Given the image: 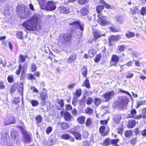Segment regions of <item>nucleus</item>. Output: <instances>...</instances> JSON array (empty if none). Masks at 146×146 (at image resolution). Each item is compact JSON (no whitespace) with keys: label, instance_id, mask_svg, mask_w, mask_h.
I'll list each match as a JSON object with an SVG mask.
<instances>
[{"label":"nucleus","instance_id":"69168bd1","mask_svg":"<svg viewBox=\"0 0 146 146\" xmlns=\"http://www.w3.org/2000/svg\"><path fill=\"white\" fill-rule=\"evenodd\" d=\"M52 129L51 127L50 126L47 127L46 130V132L47 134L50 133L52 131Z\"/></svg>","mask_w":146,"mask_h":146},{"label":"nucleus","instance_id":"aec40b11","mask_svg":"<svg viewBox=\"0 0 146 146\" xmlns=\"http://www.w3.org/2000/svg\"><path fill=\"white\" fill-rule=\"evenodd\" d=\"M11 135L12 139L16 140L18 136V133L16 131H13L11 132Z\"/></svg>","mask_w":146,"mask_h":146},{"label":"nucleus","instance_id":"7ed1b4c3","mask_svg":"<svg viewBox=\"0 0 146 146\" xmlns=\"http://www.w3.org/2000/svg\"><path fill=\"white\" fill-rule=\"evenodd\" d=\"M128 99L125 97H123L119 98L117 102H115L113 106L114 108L120 110L126 109Z\"/></svg>","mask_w":146,"mask_h":146},{"label":"nucleus","instance_id":"a211bd4d","mask_svg":"<svg viewBox=\"0 0 146 146\" xmlns=\"http://www.w3.org/2000/svg\"><path fill=\"white\" fill-rule=\"evenodd\" d=\"M64 117L65 121L69 122L70 121L72 116L67 111L65 113Z\"/></svg>","mask_w":146,"mask_h":146},{"label":"nucleus","instance_id":"cd10ccee","mask_svg":"<svg viewBox=\"0 0 146 146\" xmlns=\"http://www.w3.org/2000/svg\"><path fill=\"white\" fill-rule=\"evenodd\" d=\"M81 14L83 15H86L88 13V11L87 9L85 7H83L80 10Z\"/></svg>","mask_w":146,"mask_h":146},{"label":"nucleus","instance_id":"f257e3e1","mask_svg":"<svg viewBox=\"0 0 146 146\" xmlns=\"http://www.w3.org/2000/svg\"><path fill=\"white\" fill-rule=\"evenodd\" d=\"M38 21V16L35 14L30 19L24 22L23 26L29 31H34L37 28Z\"/></svg>","mask_w":146,"mask_h":146},{"label":"nucleus","instance_id":"ddd939ff","mask_svg":"<svg viewBox=\"0 0 146 146\" xmlns=\"http://www.w3.org/2000/svg\"><path fill=\"white\" fill-rule=\"evenodd\" d=\"M58 11L61 13L66 14H68L70 12L69 9L68 7L63 6H61L59 7Z\"/></svg>","mask_w":146,"mask_h":146},{"label":"nucleus","instance_id":"423d86ee","mask_svg":"<svg viewBox=\"0 0 146 146\" xmlns=\"http://www.w3.org/2000/svg\"><path fill=\"white\" fill-rule=\"evenodd\" d=\"M71 35L70 33H66L64 34L62 37V39L60 38L61 42L65 45L70 43L71 41Z\"/></svg>","mask_w":146,"mask_h":146},{"label":"nucleus","instance_id":"4be33fe9","mask_svg":"<svg viewBox=\"0 0 146 146\" xmlns=\"http://www.w3.org/2000/svg\"><path fill=\"white\" fill-rule=\"evenodd\" d=\"M121 118V117L120 115L117 114L115 115L113 117V119L114 121L116 123H118L120 121V119Z\"/></svg>","mask_w":146,"mask_h":146},{"label":"nucleus","instance_id":"c85d7f7f","mask_svg":"<svg viewBox=\"0 0 146 146\" xmlns=\"http://www.w3.org/2000/svg\"><path fill=\"white\" fill-rule=\"evenodd\" d=\"M125 35L127 38H129L134 37L135 34L129 31L125 33Z\"/></svg>","mask_w":146,"mask_h":146},{"label":"nucleus","instance_id":"9d476101","mask_svg":"<svg viewBox=\"0 0 146 146\" xmlns=\"http://www.w3.org/2000/svg\"><path fill=\"white\" fill-rule=\"evenodd\" d=\"M93 33L94 38L95 42L102 36H105V34H102L100 31L96 29L94 30Z\"/></svg>","mask_w":146,"mask_h":146},{"label":"nucleus","instance_id":"2eb2a0df","mask_svg":"<svg viewBox=\"0 0 146 146\" xmlns=\"http://www.w3.org/2000/svg\"><path fill=\"white\" fill-rule=\"evenodd\" d=\"M120 38L119 35L116 36L112 35L110 37L109 39V42L110 44L113 42L118 40Z\"/></svg>","mask_w":146,"mask_h":146},{"label":"nucleus","instance_id":"dca6fc26","mask_svg":"<svg viewBox=\"0 0 146 146\" xmlns=\"http://www.w3.org/2000/svg\"><path fill=\"white\" fill-rule=\"evenodd\" d=\"M106 127L105 126L102 125L100 127L99 129V131L100 133L102 134V136H105L108 135L109 131L108 132L107 131L105 133H104V131L105 130Z\"/></svg>","mask_w":146,"mask_h":146},{"label":"nucleus","instance_id":"8fccbe9b","mask_svg":"<svg viewBox=\"0 0 146 146\" xmlns=\"http://www.w3.org/2000/svg\"><path fill=\"white\" fill-rule=\"evenodd\" d=\"M19 59L21 62H24L26 60L25 57L22 54H20L19 55Z\"/></svg>","mask_w":146,"mask_h":146},{"label":"nucleus","instance_id":"1a4fd4ad","mask_svg":"<svg viewBox=\"0 0 146 146\" xmlns=\"http://www.w3.org/2000/svg\"><path fill=\"white\" fill-rule=\"evenodd\" d=\"M114 91H112L106 93L103 95V96L105 100V101L108 102L114 97Z\"/></svg>","mask_w":146,"mask_h":146},{"label":"nucleus","instance_id":"13d9d810","mask_svg":"<svg viewBox=\"0 0 146 146\" xmlns=\"http://www.w3.org/2000/svg\"><path fill=\"white\" fill-rule=\"evenodd\" d=\"M88 0H79L78 1L79 3L81 5H84V4H86L88 3Z\"/></svg>","mask_w":146,"mask_h":146},{"label":"nucleus","instance_id":"6e6552de","mask_svg":"<svg viewBox=\"0 0 146 146\" xmlns=\"http://www.w3.org/2000/svg\"><path fill=\"white\" fill-rule=\"evenodd\" d=\"M98 17L97 22L100 24L102 26H106L109 23L107 20L106 17L102 15L98 16Z\"/></svg>","mask_w":146,"mask_h":146},{"label":"nucleus","instance_id":"a19ab883","mask_svg":"<svg viewBox=\"0 0 146 146\" xmlns=\"http://www.w3.org/2000/svg\"><path fill=\"white\" fill-rule=\"evenodd\" d=\"M93 101V99L91 97H88L87 99L85 100V102L88 105H90L92 104Z\"/></svg>","mask_w":146,"mask_h":146},{"label":"nucleus","instance_id":"a18cd8bd","mask_svg":"<svg viewBox=\"0 0 146 146\" xmlns=\"http://www.w3.org/2000/svg\"><path fill=\"white\" fill-rule=\"evenodd\" d=\"M23 32H22L19 31L16 34V35L17 37L20 39H21L23 38Z\"/></svg>","mask_w":146,"mask_h":146},{"label":"nucleus","instance_id":"6e6d98bb","mask_svg":"<svg viewBox=\"0 0 146 146\" xmlns=\"http://www.w3.org/2000/svg\"><path fill=\"white\" fill-rule=\"evenodd\" d=\"M36 66L35 64L34 63H32L31 64V71L33 72H35L36 69Z\"/></svg>","mask_w":146,"mask_h":146},{"label":"nucleus","instance_id":"0e129e2a","mask_svg":"<svg viewBox=\"0 0 146 146\" xmlns=\"http://www.w3.org/2000/svg\"><path fill=\"white\" fill-rule=\"evenodd\" d=\"M22 68V65L21 64L19 65L18 69L16 70V73L17 75H18L20 74Z\"/></svg>","mask_w":146,"mask_h":146},{"label":"nucleus","instance_id":"e2e57ef3","mask_svg":"<svg viewBox=\"0 0 146 146\" xmlns=\"http://www.w3.org/2000/svg\"><path fill=\"white\" fill-rule=\"evenodd\" d=\"M31 90L34 92L38 93V90L34 86H31L30 87Z\"/></svg>","mask_w":146,"mask_h":146},{"label":"nucleus","instance_id":"2f4dec72","mask_svg":"<svg viewBox=\"0 0 146 146\" xmlns=\"http://www.w3.org/2000/svg\"><path fill=\"white\" fill-rule=\"evenodd\" d=\"M133 130H131L126 131L125 133V135L126 137H128L133 135Z\"/></svg>","mask_w":146,"mask_h":146},{"label":"nucleus","instance_id":"72a5a7b5","mask_svg":"<svg viewBox=\"0 0 146 146\" xmlns=\"http://www.w3.org/2000/svg\"><path fill=\"white\" fill-rule=\"evenodd\" d=\"M30 102L33 106H38L39 104L38 101L36 100H31L30 101Z\"/></svg>","mask_w":146,"mask_h":146},{"label":"nucleus","instance_id":"393cba45","mask_svg":"<svg viewBox=\"0 0 146 146\" xmlns=\"http://www.w3.org/2000/svg\"><path fill=\"white\" fill-rule=\"evenodd\" d=\"M82 74L85 78L86 77L87 74V70L86 67L84 66L82 68Z\"/></svg>","mask_w":146,"mask_h":146},{"label":"nucleus","instance_id":"052dcab7","mask_svg":"<svg viewBox=\"0 0 146 146\" xmlns=\"http://www.w3.org/2000/svg\"><path fill=\"white\" fill-rule=\"evenodd\" d=\"M146 113V108H144L142 110V113H141L142 115V116L143 117V118H145L146 117V116L145 115Z\"/></svg>","mask_w":146,"mask_h":146},{"label":"nucleus","instance_id":"4d7b16f0","mask_svg":"<svg viewBox=\"0 0 146 146\" xmlns=\"http://www.w3.org/2000/svg\"><path fill=\"white\" fill-rule=\"evenodd\" d=\"M101 57V54H98L96 56L95 58L94 59V61H95L96 62H98L100 59V58Z\"/></svg>","mask_w":146,"mask_h":146},{"label":"nucleus","instance_id":"4468645a","mask_svg":"<svg viewBox=\"0 0 146 146\" xmlns=\"http://www.w3.org/2000/svg\"><path fill=\"white\" fill-rule=\"evenodd\" d=\"M76 54L75 53L72 54L67 60V62L69 63L73 62L76 59Z\"/></svg>","mask_w":146,"mask_h":146},{"label":"nucleus","instance_id":"f3484780","mask_svg":"<svg viewBox=\"0 0 146 146\" xmlns=\"http://www.w3.org/2000/svg\"><path fill=\"white\" fill-rule=\"evenodd\" d=\"M15 122V117L13 116H12L9 119H8V121H6L5 122V125H7L11 124H14Z\"/></svg>","mask_w":146,"mask_h":146},{"label":"nucleus","instance_id":"b1692460","mask_svg":"<svg viewBox=\"0 0 146 146\" xmlns=\"http://www.w3.org/2000/svg\"><path fill=\"white\" fill-rule=\"evenodd\" d=\"M96 54V52L94 49H91L88 52V55L90 58L93 57Z\"/></svg>","mask_w":146,"mask_h":146},{"label":"nucleus","instance_id":"a878e982","mask_svg":"<svg viewBox=\"0 0 146 146\" xmlns=\"http://www.w3.org/2000/svg\"><path fill=\"white\" fill-rule=\"evenodd\" d=\"M18 92L22 96H23V85L21 83L19 85L18 88Z\"/></svg>","mask_w":146,"mask_h":146},{"label":"nucleus","instance_id":"e433bc0d","mask_svg":"<svg viewBox=\"0 0 146 146\" xmlns=\"http://www.w3.org/2000/svg\"><path fill=\"white\" fill-rule=\"evenodd\" d=\"M104 7L103 5H99L97 6L96 8L97 12L100 13L104 8Z\"/></svg>","mask_w":146,"mask_h":146},{"label":"nucleus","instance_id":"f8f14e48","mask_svg":"<svg viewBox=\"0 0 146 146\" xmlns=\"http://www.w3.org/2000/svg\"><path fill=\"white\" fill-rule=\"evenodd\" d=\"M119 58L117 55L113 54L112 56L111 64L112 66H116L119 61Z\"/></svg>","mask_w":146,"mask_h":146},{"label":"nucleus","instance_id":"f03ea898","mask_svg":"<svg viewBox=\"0 0 146 146\" xmlns=\"http://www.w3.org/2000/svg\"><path fill=\"white\" fill-rule=\"evenodd\" d=\"M69 25L71 26L72 33H75L76 34L79 36L78 38L82 36L84 27L83 23L79 21H75L69 23Z\"/></svg>","mask_w":146,"mask_h":146},{"label":"nucleus","instance_id":"864d4df0","mask_svg":"<svg viewBox=\"0 0 146 146\" xmlns=\"http://www.w3.org/2000/svg\"><path fill=\"white\" fill-rule=\"evenodd\" d=\"M70 135L67 134H65L62 135L61 138L63 139L67 140L70 137Z\"/></svg>","mask_w":146,"mask_h":146},{"label":"nucleus","instance_id":"c03bdc74","mask_svg":"<svg viewBox=\"0 0 146 146\" xmlns=\"http://www.w3.org/2000/svg\"><path fill=\"white\" fill-rule=\"evenodd\" d=\"M101 102V100L100 99L96 98L94 99V103L96 106L99 105Z\"/></svg>","mask_w":146,"mask_h":146},{"label":"nucleus","instance_id":"c9c22d12","mask_svg":"<svg viewBox=\"0 0 146 146\" xmlns=\"http://www.w3.org/2000/svg\"><path fill=\"white\" fill-rule=\"evenodd\" d=\"M61 128L63 129H66L69 127V125L66 123L62 122L61 123Z\"/></svg>","mask_w":146,"mask_h":146},{"label":"nucleus","instance_id":"9b49d317","mask_svg":"<svg viewBox=\"0 0 146 146\" xmlns=\"http://www.w3.org/2000/svg\"><path fill=\"white\" fill-rule=\"evenodd\" d=\"M22 134L23 136V141L24 143H29L31 141V139L30 135L24 129L22 130Z\"/></svg>","mask_w":146,"mask_h":146},{"label":"nucleus","instance_id":"ea45409f","mask_svg":"<svg viewBox=\"0 0 146 146\" xmlns=\"http://www.w3.org/2000/svg\"><path fill=\"white\" fill-rule=\"evenodd\" d=\"M138 9L136 7H134L133 8H131L130 9V12L132 15L135 14L136 11Z\"/></svg>","mask_w":146,"mask_h":146},{"label":"nucleus","instance_id":"20e7f679","mask_svg":"<svg viewBox=\"0 0 146 146\" xmlns=\"http://www.w3.org/2000/svg\"><path fill=\"white\" fill-rule=\"evenodd\" d=\"M17 10L19 15L23 19L29 17L31 14L29 9L27 10L25 6L23 5H19L17 7Z\"/></svg>","mask_w":146,"mask_h":146},{"label":"nucleus","instance_id":"7c9ffc66","mask_svg":"<svg viewBox=\"0 0 146 146\" xmlns=\"http://www.w3.org/2000/svg\"><path fill=\"white\" fill-rule=\"evenodd\" d=\"M85 117L84 116H81L77 118V120L80 124H83L84 123Z\"/></svg>","mask_w":146,"mask_h":146},{"label":"nucleus","instance_id":"3c124183","mask_svg":"<svg viewBox=\"0 0 146 146\" xmlns=\"http://www.w3.org/2000/svg\"><path fill=\"white\" fill-rule=\"evenodd\" d=\"M36 120V123H40L42 120V118L41 116L38 115L35 117Z\"/></svg>","mask_w":146,"mask_h":146},{"label":"nucleus","instance_id":"5fc2aeb1","mask_svg":"<svg viewBox=\"0 0 146 146\" xmlns=\"http://www.w3.org/2000/svg\"><path fill=\"white\" fill-rule=\"evenodd\" d=\"M111 143V139L109 138H107L104 141V144L106 145H110Z\"/></svg>","mask_w":146,"mask_h":146},{"label":"nucleus","instance_id":"58836bf2","mask_svg":"<svg viewBox=\"0 0 146 146\" xmlns=\"http://www.w3.org/2000/svg\"><path fill=\"white\" fill-rule=\"evenodd\" d=\"M84 82L85 86L86 88H90V82L88 79H86V80L84 81Z\"/></svg>","mask_w":146,"mask_h":146},{"label":"nucleus","instance_id":"0eeeda50","mask_svg":"<svg viewBox=\"0 0 146 146\" xmlns=\"http://www.w3.org/2000/svg\"><path fill=\"white\" fill-rule=\"evenodd\" d=\"M56 4L53 1H48L44 7H45V9L48 11H52L56 8Z\"/></svg>","mask_w":146,"mask_h":146},{"label":"nucleus","instance_id":"6ab92c4d","mask_svg":"<svg viewBox=\"0 0 146 146\" xmlns=\"http://www.w3.org/2000/svg\"><path fill=\"white\" fill-rule=\"evenodd\" d=\"M136 122L134 120H131L129 121L127 126L129 128H133L135 127Z\"/></svg>","mask_w":146,"mask_h":146},{"label":"nucleus","instance_id":"412c9836","mask_svg":"<svg viewBox=\"0 0 146 146\" xmlns=\"http://www.w3.org/2000/svg\"><path fill=\"white\" fill-rule=\"evenodd\" d=\"M137 113L136 110L134 109H132L130 111V113L128 114V117L130 118H133L135 116V115Z\"/></svg>","mask_w":146,"mask_h":146},{"label":"nucleus","instance_id":"4c0bfd02","mask_svg":"<svg viewBox=\"0 0 146 146\" xmlns=\"http://www.w3.org/2000/svg\"><path fill=\"white\" fill-rule=\"evenodd\" d=\"M40 5L41 8L42 7H44L46 3V0H38Z\"/></svg>","mask_w":146,"mask_h":146},{"label":"nucleus","instance_id":"680f3d73","mask_svg":"<svg viewBox=\"0 0 146 146\" xmlns=\"http://www.w3.org/2000/svg\"><path fill=\"white\" fill-rule=\"evenodd\" d=\"M116 20L119 23H121L123 21V17H117Z\"/></svg>","mask_w":146,"mask_h":146},{"label":"nucleus","instance_id":"37998d69","mask_svg":"<svg viewBox=\"0 0 146 146\" xmlns=\"http://www.w3.org/2000/svg\"><path fill=\"white\" fill-rule=\"evenodd\" d=\"M57 102L58 104L60 105V107L62 108L64 106V101L62 99H58L57 100Z\"/></svg>","mask_w":146,"mask_h":146},{"label":"nucleus","instance_id":"79ce46f5","mask_svg":"<svg viewBox=\"0 0 146 146\" xmlns=\"http://www.w3.org/2000/svg\"><path fill=\"white\" fill-rule=\"evenodd\" d=\"M86 113L89 114H91L93 112V111L92 109L90 108H87L85 110Z\"/></svg>","mask_w":146,"mask_h":146},{"label":"nucleus","instance_id":"bf43d9fd","mask_svg":"<svg viewBox=\"0 0 146 146\" xmlns=\"http://www.w3.org/2000/svg\"><path fill=\"white\" fill-rule=\"evenodd\" d=\"M20 100V98L19 97L15 98L13 100V102L15 104H17Z\"/></svg>","mask_w":146,"mask_h":146},{"label":"nucleus","instance_id":"774afa93","mask_svg":"<svg viewBox=\"0 0 146 146\" xmlns=\"http://www.w3.org/2000/svg\"><path fill=\"white\" fill-rule=\"evenodd\" d=\"M125 46L124 45H121L119 46L118 47V49L120 51H123L125 48Z\"/></svg>","mask_w":146,"mask_h":146},{"label":"nucleus","instance_id":"603ef678","mask_svg":"<svg viewBox=\"0 0 146 146\" xmlns=\"http://www.w3.org/2000/svg\"><path fill=\"white\" fill-rule=\"evenodd\" d=\"M117 133L120 134H121L123 133V127L121 126L117 128Z\"/></svg>","mask_w":146,"mask_h":146},{"label":"nucleus","instance_id":"f704fd0d","mask_svg":"<svg viewBox=\"0 0 146 146\" xmlns=\"http://www.w3.org/2000/svg\"><path fill=\"white\" fill-rule=\"evenodd\" d=\"M7 133L5 132H3L0 134L1 139L4 141L7 139Z\"/></svg>","mask_w":146,"mask_h":146},{"label":"nucleus","instance_id":"c756f323","mask_svg":"<svg viewBox=\"0 0 146 146\" xmlns=\"http://www.w3.org/2000/svg\"><path fill=\"white\" fill-rule=\"evenodd\" d=\"M82 93V90L81 89L79 88L78 89H77L76 90L75 94V96L74 95V96H75L76 97V98H78L81 95Z\"/></svg>","mask_w":146,"mask_h":146},{"label":"nucleus","instance_id":"de8ad7c7","mask_svg":"<svg viewBox=\"0 0 146 146\" xmlns=\"http://www.w3.org/2000/svg\"><path fill=\"white\" fill-rule=\"evenodd\" d=\"M140 13L142 15H146V7H143L141 10Z\"/></svg>","mask_w":146,"mask_h":146},{"label":"nucleus","instance_id":"338daca9","mask_svg":"<svg viewBox=\"0 0 146 146\" xmlns=\"http://www.w3.org/2000/svg\"><path fill=\"white\" fill-rule=\"evenodd\" d=\"M145 102L144 101H138L137 102V108L139 107L141 105H143L145 104Z\"/></svg>","mask_w":146,"mask_h":146},{"label":"nucleus","instance_id":"473e14b6","mask_svg":"<svg viewBox=\"0 0 146 146\" xmlns=\"http://www.w3.org/2000/svg\"><path fill=\"white\" fill-rule=\"evenodd\" d=\"M119 139H111V143L113 144V146H119L117 143L119 141Z\"/></svg>","mask_w":146,"mask_h":146},{"label":"nucleus","instance_id":"bb28decb","mask_svg":"<svg viewBox=\"0 0 146 146\" xmlns=\"http://www.w3.org/2000/svg\"><path fill=\"white\" fill-rule=\"evenodd\" d=\"M18 86V85L17 84L14 83L12 86L10 90V92L11 93H13Z\"/></svg>","mask_w":146,"mask_h":146},{"label":"nucleus","instance_id":"5701e85b","mask_svg":"<svg viewBox=\"0 0 146 146\" xmlns=\"http://www.w3.org/2000/svg\"><path fill=\"white\" fill-rule=\"evenodd\" d=\"M72 133L73 134L75 138L76 139L79 140L81 139V135L80 133L75 131H72Z\"/></svg>","mask_w":146,"mask_h":146},{"label":"nucleus","instance_id":"49530a36","mask_svg":"<svg viewBox=\"0 0 146 146\" xmlns=\"http://www.w3.org/2000/svg\"><path fill=\"white\" fill-rule=\"evenodd\" d=\"M92 119L90 118H88L86 123V126H87V127H89L92 124Z\"/></svg>","mask_w":146,"mask_h":146},{"label":"nucleus","instance_id":"09e8293b","mask_svg":"<svg viewBox=\"0 0 146 146\" xmlns=\"http://www.w3.org/2000/svg\"><path fill=\"white\" fill-rule=\"evenodd\" d=\"M78 98L75 96H74L72 98V104L74 106L77 105L76 102L77 101Z\"/></svg>","mask_w":146,"mask_h":146},{"label":"nucleus","instance_id":"39448f33","mask_svg":"<svg viewBox=\"0 0 146 146\" xmlns=\"http://www.w3.org/2000/svg\"><path fill=\"white\" fill-rule=\"evenodd\" d=\"M40 97L41 100V104L43 106L45 105L46 102V100L48 98L47 92L46 89L44 88L40 92Z\"/></svg>","mask_w":146,"mask_h":146}]
</instances>
